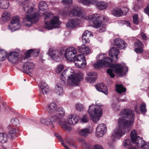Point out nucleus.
I'll use <instances>...</instances> for the list:
<instances>
[{
    "label": "nucleus",
    "mask_w": 149,
    "mask_h": 149,
    "mask_svg": "<svg viewBox=\"0 0 149 149\" xmlns=\"http://www.w3.org/2000/svg\"><path fill=\"white\" fill-rule=\"evenodd\" d=\"M49 55L52 58L55 60L58 57V52L56 50L50 49L49 50Z\"/></svg>",
    "instance_id": "a19ab883"
},
{
    "label": "nucleus",
    "mask_w": 149,
    "mask_h": 149,
    "mask_svg": "<svg viewBox=\"0 0 149 149\" xmlns=\"http://www.w3.org/2000/svg\"><path fill=\"white\" fill-rule=\"evenodd\" d=\"M21 26V23L19 17L14 16L11 20L8 26V29L11 31L13 32L19 29Z\"/></svg>",
    "instance_id": "ddd939ff"
},
{
    "label": "nucleus",
    "mask_w": 149,
    "mask_h": 149,
    "mask_svg": "<svg viewBox=\"0 0 149 149\" xmlns=\"http://www.w3.org/2000/svg\"><path fill=\"white\" fill-rule=\"evenodd\" d=\"M8 139V134L6 133H0V142L2 143H6Z\"/></svg>",
    "instance_id": "2f4dec72"
},
{
    "label": "nucleus",
    "mask_w": 149,
    "mask_h": 149,
    "mask_svg": "<svg viewBox=\"0 0 149 149\" xmlns=\"http://www.w3.org/2000/svg\"><path fill=\"white\" fill-rule=\"evenodd\" d=\"M131 139L132 142H131L129 139H125L123 141V145L125 147L129 148V149L131 148H135L136 149V148L134 147V146H136L135 144L133 143Z\"/></svg>",
    "instance_id": "393cba45"
},
{
    "label": "nucleus",
    "mask_w": 149,
    "mask_h": 149,
    "mask_svg": "<svg viewBox=\"0 0 149 149\" xmlns=\"http://www.w3.org/2000/svg\"><path fill=\"white\" fill-rule=\"evenodd\" d=\"M39 53V50L38 49H33V52H32V54L34 56H37Z\"/></svg>",
    "instance_id": "bf43d9fd"
},
{
    "label": "nucleus",
    "mask_w": 149,
    "mask_h": 149,
    "mask_svg": "<svg viewBox=\"0 0 149 149\" xmlns=\"http://www.w3.org/2000/svg\"><path fill=\"white\" fill-rule=\"evenodd\" d=\"M107 3L106 2L98 1L96 6L98 9L102 10L105 9L107 8Z\"/></svg>",
    "instance_id": "c85d7f7f"
},
{
    "label": "nucleus",
    "mask_w": 149,
    "mask_h": 149,
    "mask_svg": "<svg viewBox=\"0 0 149 149\" xmlns=\"http://www.w3.org/2000/svg\"><path fill=\"white\" fill-rule=\"evenodd\" d=\"M75 108L77 111H83L84 109L83 105L79 103H77L76 104Z\"/></svg>",
    "instance_id": "49530a36"
},
{
    "label": "nucleus",
    "mask_w": 149,
    "mask_h": 149,
    "mask_svg": "<svg viewBox=\"0 0 149 149\" xmlns=\"http://www.w3.org/2000/svg\"><path fill=\"white\" fill-rule=\"evenodd\" d=\"M66 13L71 17L77 16L80 17L83 19H84L85 13L84 10L82 8L77 6H74L71 8L69 6Z\"/></svg>",
    "instance_id": "9d476101"
},
{
    "label": "nucleus",
    "mask_w": 149,
    "mask_h": 149,
    "mask_svg": "<svg viewBox=\"0 0 149 149\" xmlns=\"http://www.w3.org/2000/svg\"><path fill=\"white\" fill-rule=\"evenodd\" d=\"M79 52L84 54H87L90 52V49L84 45L79 46L77 48Z\"/></svg>",
    "instance_id": "5701e85b"
},
{
    "label": "nucleus",
    "mask_w": 149,
    "mask_h": 149,
    "mask_svg": "<svg viewBox=\"0 0 149 149\" xmlns=\"http://www.w3.org/2000/svg\"><path fill=\"white\" fill-rule=\"evenodd\" d=\"M112 14L115 16L120 17L123 15V12L120 8H115L111 11Z\"/></svg>",
    "instance_id": "72a5a7b5"
},
{
    "label": "nucleus",
    "mask_w": 149,
    "mask_h": 149,
    "mask_svg": "<svg viewBox=\"0 0 149 149\" xmlns=\"http://www.w3.org/2000/svg\"><path fill=\"white\" fill-rule=\"evenodd\" d=\"M77 49L73 47H69L65 51L64 57L68 62L86 61L84 56L79 54L77 56Z\"/></svg>",
    "instance_id": "39448f33"
},
{
    "label": "nucleus",
    "mask_w": 149,
    "mask_h": 149,
    "mask_svg": "<svg viewBox=\"0 0 149 149\" xmlns=\"http://www.w3.org/2000/svg\"><path fill=\"white\" fill-rule=\"evenodd\" d=\"M78 1L80 3H82L83 4L88 6L90 5L89 0H78Z\"/></svg>",
    "instance_id": "4d7b16f0"
},
{
    "label": "nucleus",
    "mask_w": 149,
    "mask_h": 149,
    "mask_svg": "<svg viewBox=\"0 0 149 149\" xmlns=\"http://www.w3.org/2000/svg\"><path fill=\"white\" fill-rule=\"evenodd\" d=\"M79 119L78 116H74L72 114L69 115L67 118L62 119V120L59 121V123L61 128L64 130L70 131L72 128L69 125H74L78 123Z\"/></svg>",
    "instance_id": "6e6552de"
},
{
    "label": "nucleus",
    "mask_w": 149,
    "mask_h": 149,
    "mask_svg": "<svg viewBox=\"0 0 149 149\" xmlns=\"http://www.w3.org/2000/svg\"><path fill=\"white\" fill-rule=\"evenodd\" d=\"M54 91L55 93L58 95L62 96L63 92V89L61 84H56Z\"/></svg>",
    "instance_id": "a878e982"
},
{
    "label": "nucleus",
    "mask_w": 149,
    "mask_h": 149,
    "mask_svg": "<svg viewBox=\"0 0 149 149\" xmlns=\"http://www.w3.org/2000/svg\"><path fill=\"white\" fill-rule=\"evenodd\" d=\"M87 74L88 77H86V81L88 83H93L95 80L96 73L94 72H89Z\"/></svg>",
    "instance_id": "4be33fe9"
},
{
    "label": "nucleus",
    "mask_w": 149,
    "mask_h": 149,
    "mask_svg": "<svg viewBox=\"0 0 149 149\" xmlns=\"http://www.w3.org/2000/svg\"><path fill=\"white\" fill-rule=\"evenodd\" d=\"M48 118L49 122V125H51L52 127H54V123L56 122H57L58 125L60 126L59 123V121H61L62 119H60L59 117H58L55 114L49 117Z\"/></svg>",
    "instance_id": "6ab92c4d"
},
{
    "label": "nucleus",
    "mask_w": 149,
    "mask_h": 149,
    "mask_svg": "<svg viewBox=\"0 0 149 149\" xmlns=\"http://www.w3.org/2000/svg\"><path fill=\"white\" fill-rule=\"evenodd\" d=\"M141 36L142 38L145 40L147 39L148 37L145 35V34L143 32H141L140 33Z\"/></svg>",
    "instance_id": "774afa93"
},
{
    "label": "nucleus",
    "mask_w": 149,
    "mask_h": 149,
    "mask_svg": "<svg viewBox=\"0 0 149 149\" xmlns=\"http://www.w3.org/2000/svg\"><path fill=\"white\" fill-rule=\"evenodd\" d=\"M74 63L76 67L81 68H85L86 65V61H76L74 62Z\"/></svg>",
    "instance_id": "e433bc0d"
},
{
    "label": "nucleus",
    "mask_w": 149,
    "mask_h": 149,
    "mask_svg": "<svg viewBox=\"0 0 149 149\" xmlns=\"http://www.w3.org/2000/svg\"><path fill=\"white\" fill-rule=\"evenodd\" d=\"M102 19H103L102 21L104 22H107L109 20L108 17L107 16H102L101 17V20H102Z\"/></svg>",
    "instance_id": "338daca9"
},
{
    "label": "nucleus",
    "mask_w": 149,
    "mask_h": 149,
    "mask_svg": "<svg viewBox=\"0 0 149 149\" xmlns=\"http://www.w3.org/2000/svg\"><path fill=\"white\" fill-rule=\"evenodd\" d=\"M140 105L139 104H137L135 107L134 110L137 113H140L141 111L140 110Z\"/></svg>",
    "instance_id": "052dcab7"
},
{
    "label": "nucleus",
    "mask_w": 149,
    "mask_h": 149,
    "mask_svg": "<svg viewBox=\"0 0 149 149\" xmlns=\"http://www.w3.org/2000/svg\"><path fill=\"white\" fill-rule=\"evenodd\" d=\"M32 52H33V49H29L25 53V56H22L21 57L22 60H25L26 59L29 58L30 56V55L32 54Z\"/></svg>",
    "instance_id": "a18cd8bd"
},
{
    "label": "nucleus",
    "mask_w": 149,
    "mask_h": 149,
    "mask_svg": "<svg viewBox=\"0 0 149 149\" xmlns=\"http://www.w3.org/2000/svg\"><path fill=\"white\" fill-rule=\"evenodd\" d=\"M119 22V24L121 25L125 24L127 26L131 27L130 23L129 21L122 20L120 21Z\"/></svg>",
    "instance_id": "6e6d98bb"
},
{
    "label": "nucleus",
    "mask_w": 149,
    "mask_h": 149,
    "mask_svg": "<svg viewBox=\"0 0 149 149\" xmlns=\"http://www.w3.org/2000/svg\"><path fill=\"white\" fill-rule=\"evenodd\" d=\"M116 91L119 93H121L126 91V88L123 87L122 84H116Z\"/></svg>",
    "instance_id": "ea45409f"
},
{
    "label": "nucleus",
    "mask_w": 149,
    "mask_h": 149,
    "mask_svg": "<svg viewBox=\"0 0 149 149\" xmlns=\"http://www.w3.org/2000/svg\"><path fill=\"white\" fill-rule=\"evenodd\" d=\"M140 110L141 112L142 113H145L147 111L146 109V104L143 102L142 103L140 106Z\"/></svg>",
    "instance_id": "8fccbe9b"
},
{
    "label": "nucleus",
    "mask_w": 149,
    "mask_h": 149,
    "mask_svg": "<svg viewBox=\"0 0 149 149\" xmlns=\"http://www.w3.org/2000/svg\"><path fill=\"white\" fill-rule=\"evenodd\" d=\"M9 6L8 0H0V8L6 9L8 8Z\"/></svg>",
    "instance_id": "c9c22d12"
},
{
    "label": "nucleus",
    "mask_w": 149,
    "mask_h": 149,
    "mask_svg": "<svg viewBox=\"0 0 149 149\" xmlns=\"http://www.w3.org/2000/svg\"><path fill=\"white\" fill-rule=\"evenodd\" d=\"M89 118L88 116L87 115H84L82 116L79 120L81 123H88V122Z\"/></svg>",
    "instance_id": "c03bdc74"
},
{
    "label": "nucleus",
    "mask_w": 149,
    "mask_h": 149,
    "mask_svg": "<svg viewBox=\"0 0 149 149\" xmlns=\"http://www.w3.org/2000/svg\"><path fill=\"white\" fill-rule=\"evenodd\" d=\"M8 56L7 53L6 51L3 50H0V61L5 60Z\"/></svg>",
    "instance_id": "79ce46f5"
},
{
    "label": "nucleus",
    "mask_w": 149,
    "mask_h": 149,
    "mask_svg": "<svg viewBox=\"0 0 149 149\" xmlns=\"http://www.w3.org/2000/svg\"><path fill=\"white\" fill-rule=\"evenodd\" d=\"M23 8L26 13L25 16L23 19V22L24 26L29 27L33 23L38 20V16L36 13L37 11L30 3L26 5Z\"/></svg>",
    "instance_id": "20e7f679"
},
{
    "label": "nucleus",
    "mask_w": 149,
    "mask_h": 149,
    "mask_svg": "<svg viewBox=\"0 0 149 149\" xmlns=\"http://www.w3.org/2000/svg\"><path fill=\"white\" fill-rule=\"evenodd\" d=\"M10 14L7 11H5L2 15L1 20L2 21L6 22L10 19Z\"/></svg>",
    "instance_id": "f704fd0d"
},
{
    "label": "nucleus",
    "mask_w": 149,
    "mask_h": 149,
    "mask_svg": "<svg viewBox=\"0 0 149 149\" xmlns=\"http://www.w3.org/2000/svg\"><path fill=\"white\" fill-rule=\"evenodd\" d=\"M10 123L11 124L8 127L9 129H10L11 127H15L14 126H16L19 124V122L17 118L15 117L11 119Z\"/></svg>",
    "instance_id": "4c0bfd02"
},
{
    "label": "nucleus",
    "mask_w": 149,
    "mask_h": 149,
    "mask_svg": "<svg viewBox=\"0 0 149 149\" xmlns=\"http://www.w3.org/2000/svg\"><path fill=\"white\" fill-rule=\"evenodd\" d=\"M135 48L134 49L135 52L138 54H140L143 52L142 47L143 46L142 42L139 40H137L134 43Z\"/></svg>",
    "instance_id": "a211bd4d"
},
{
    "label": "nucleus",
    "mask_w": 149,
    "mask_h": 149,
    "mask_svg": "<svg viewBox=\"0 0 149 149\" xmlns=\"http://www.w3.org/2000/svg\"><path fill=\"white\" fill-rule=\"evenodd\" d=\"M73 0H62L61 2L64 5H69L72 3Z\"/></svg>",
    "instance_id": "5fc2aeb1"
},
{
    "label": "nucleus",
    "mask_w": 149,
    "mask_h": 149,
    "mask_svg": "<svg viewBox=\"0 0 149 149\" xmlns=\"http://www.w3.org/2000/svg\"><path fill=\"white\" fill-rule=\"evenodd\" d=\"M84 75L83 73L78 72L76 73L72 68H68L65 69L60 74V78L61 80L65 81L67 77V81L69 84H76L82 81Z\"/></svg>",
    "instance_id": "7ed1b4c3"
},
{
    "label": "nucleus",
    "mask_w": 149,
    "mask_h": 149,
    "mask_svg": "<svg viewBox=\"0 0 149 149\" xmlns=\"http://www.w3.org/2000/svg\"><path fill=\"white\" fill-rule=\"evenodd\" d=\"M47 109L49 113H55L57 109V106L55 103H51L47 107Z\"/></svg>",
    "instance_id": "bb28decb"
},
{
    "label": "nucleus",
    "mask_w": 149,
    "mask_h": 149,
    "mask_svg": "<svg viewBox=\"0 0 149 149\" xmlns=\"http://www.w3.org/2000/svg\"><path fill=\"white\" fill-rule=\"evenodd\" d=\"M90 149H103V148L100 145L96 144L92 148H90Z\"/></svg>",
    "instance_id": "680f3d73"
},
{
    "label": "nucleus",
    "mask_w": 149,
    "mask_h": 149,
    "mask_svg": "<svg viewBox=\"0 0 149 149\" xmlns=\"http://www.w3.org/2000/svg\"><path fill=\"white\" fill-rule=\"evenodd\" d=\"M11 130L9 132V134L11 139H13L16 136V131L15 127H11Z\"/></svg>",
    "instance_id": "de8ad7c7"
},
{
    "label": "nucleus",
    "mask_w": 149,
    "mask_h": 149,
    "mask_svg": "<svg viewBox=\"0 0 149 149\" xmlns=\"http://www.w3.org/2000/svg\"><path fill=\"white\" fill-rule=\"evenodd\" d=\"M44 16V19L45 20L51 17H54L53 14L51 13H45V14L43 15L42 14V16Z\"/></svg>",
    "instance_id": "3c124183"
},
{
    "label": "nucleus",
    "mask_w": 149,
    "mask_h": 149,
    "mask_svg": "<svg viewBox=\"0 0 149 149\" xmlns=\"http://www.w3.org/2000/svg\"><path fill=\"white\" fill-rule=\"evenodd\" d=\"M77 140L81 144L83 148H88L90 147V145L87 143L83 139L79 138L77 139Z\"/></svg>",
    "instance_id": "37998d69"
},
{
    "label": "nucleus",
    "mask_w": 149,
    "mask_h": 149,
    "mask_svg": "<svg viewBox=\"0 0 149 149\" xmlns=\"http://www.w3.org/2000/svg\"><path fill=\"white\" fill-rule=\"evenodd\" d=\"M84 19L92 23L93 26L97 28V31L99 32H102L106 30L105 25L102 23L101 17L99 14L95 13L85 16Z\"/></svg>",
    "instance_id": "0eeeda50"
},
{
    "label": "nucleus",
    "mask_w": 149,
    "mask_h": 149,
    "mask_svg": "<svg viewBox=\"0 0 149 149\" xmlns=\"http://www.w3.org/2000/svg\"><path fill=\"white\" fill-rule=\"evenodd\" d=\"M64 69V66L62 64L58 65L56 68V72L58 74H60Z\"/></svg>",
    "instance_id": "09e8293b"
},
{
    "label": "nucleus",
    "mask_w": 149,
    "mask_h": 149,
    "mask_svg": "<svg viewBox=\"0 0 149 149\" xmlns=\"http://www.w3.org/2000/svg\"><path fill=\"white\" fill-rule=\"evenodd\" d=\"M48 119V118L45 119L42 118L40 119V121L42 124L45 125H49V122Z\"/></svg>",
    "instance_id": "603ef678"
},
{
    "label": "nucleus",
    "mask_w": 149,
    "mask_h": 149,
    "mask_svg": "<svg viewBox=\"0 0 149 149\" xmlns=\"http://www.w3.org/2000/svg\"><path fill=\"white\" fill-rule=\"evenodd\" d=\"M34 68V63L31 62H26L23 65L24 69L26 70H32Z\"/></svg>",
    "instance_id": "7c9ffc66"
},
{
    "label": "nucleus",
    "mask_w": 149,
    "mask_h": 149,
    "mask_svg": "<svg viewBox=\"0 0 149 149\" xmlns=\"http://www.w3.org/2000/svg\"><path fill=\"white\" fill-rule=\"evenodd\" d=\"M93 131L92 127H89L79 130L77 133L80 136L85 138L89 134L92 133Z\"/></svg>",
    "instance_id": "dca6fc26"
},
{
    "label": "nucleus",
    "mask_w": 149,
    "mask_h": 149,
    "mask_svg": "<svg viewBox=\"0 0 149 149\" xmlns=\"http://www.w3.org/2000/svg\"><path fill=\"white\" fill-rule=\"evenodd\" d=\"M20 50L19 49L10 52L8 56V60L11 64L16 63L19 60V58Z\"/></svg>",
    "instance_id": "f8f14e48"
},
{
    "label": "nucleus",
    "mask_w": 149,
    "mask_h": 149,
    "mask_svg": "<svg viewBox=\"0 0 149 149\" xmlns=\"http://www.w3.org/2000/svg\"><path fill=\"white\" fill-rule=\"evenodd\" d=\"M112 107L115 111H118L120 110V105L117 104L116 103H113L112 105Z\"/></svg>",
    "instance_id": "864d4df0"
},
{
    "label": "nucleus",
    "mask_w": 149,
    "mask_h": 149,
    "mask_svg": "<svg viewBox=\"0 0 149 149\" xmlns=\"http://www.w3.org/2000/svg\"><path fill=\"white\" fill-rule=\"evenodd\" d=\"M106 125L103 124L99 125L96 127L95 133V136L98 137L103 136L107 132Z\"/></svg>",
    "instance_id": "2eb2a0df"
},
{
    "label": "nucleus",
    "mask_w": 149,
    "mask_h": 149,
    "mask_svg": "<svg viewBox=\"0 0 149 149\" xmlns=\"http://www.w3.org/2000/svg\"><path fill=\"white\" fill-rule=\"evenodd\" d=\"M92 36L91 32L88 30H86L82 35V41L83 43H88L90 41V37Z\"/></svg>",
    "instance_id": "aec40b11"
},
{
    "label": "nucleus",
    "mask_w": 149,
    "mask_h": 149,
    "mask_svg": "<svg viewBox=\"0 0 149 149\" xmlns=\"http://www.w3.org/2000/svg\"><path fill=\"white\" fill-rule=\"evenodd\" d=\"M90 5H96L98 1V0H89Z\"/></svg>",
    "instance_id": "0e129e2a"
},
{
    "label": "nucleus",
    "mask_w": 149,
    "mask_h": 149,
    "mask_svg": "<svg viewBox=\"0 0 149 149\" xmlns=\"http://www.w3.org/2000/svg\"><path fill=\"white\" fill-rule=\"evenodd\" d=\"M79 23V20L76 18L70 19L66 24V26L68 29H71L76 27Z\"/></svg>",
    "instance_id": "f3484780"
},
{
    "label": "nucleus",
    "mask_w": 149,
    "mask_h": 149,
    "mask_svg": "<svg viewBox=\"0 0 149 149\" xmlns=\"http://www.w3.org/2000/svg\"><path fill=\"white\" fill-rule=\"evenodd\" d=\"M58 16L53 17L50 22L45 21L44 28L47 30H52L53 29L58 27L61 24Z\"/></svg>",
    "instance_id": "9b49d317"
},
{
    "label": "nucleus",
    "mask_w": 149,
    "mask_h": 149,
    "mask_svg": "<svg viewBox=\"0 0 149 149\" xmlns=\"http://www.w3.org/2000/svg\"><path fill=\"white\" fill-rule=\"evenodd\" d=\"M114 44L120 49H123L126 46L125 42L119 38L116 39L114 40Z\"/></svg>",
    "instance_id": "b1692460"
},
{
    "label": "nucleus",
    "mask_w": 149,
    "mask_h": 149,
    "mask_svg": "<svg viewBox=\"0 0 149 149\" xmlns=\"http://www.w3.org/2000/svg\"><path fill=\"white\" fill-rule=\"evenodd\" d=\"M38 86L43 94H47L49 91V87L47 84H39Z\"/></svg>",
    "instance_id": "473e14b6"
},
{
    "label": "nucleus",
    "mask_w": 149,
    "mask_h": 149,
    "mask_svg": "<svg viewBox=\"0 0 149 149\" xmlns=\"http://www.w3.org/2000/svg\"><path fill=\"white\" fill-rule=\"evenodd\" d=\"M65 141L66 143L71 148L74 149H76L77 148V145L75 143V141L74 139L70 138L68 139H66Z\"/></svg>",
    "instance_id": "cd10ccee"
},
{
    "label": "nucleus",
    "mask_w": 149,
    "mask_h": 149,
    "mask_svg": "<svg viewBox=\"0 0 149 149\" xmlns=\"http://www.w3.org/2000/svg\"><path fill=\"white\" fill-rule=\"evenodd\" d=\"M95 86L97 91L100 92H104V91L107 90V86L105 84H95Z\"/></svg>",
    "instance_id": "58836bf2"
},
{
    "label": "nucleus",
    "mask_w": 149,
    "mask_h": 149,
    "mask_svg": "<svg viewBox=\"0 0 149 149\" xmlns=\"http://www.w3.org/2000/svg\"><path fill=\"white\" fill-rule=\"evenodd\" d=\"M39 15L42 16V14H45V10L47 9V6L46 3L44 1L40 2L39 6Z\"/></svg>",
    "instance_id": "412c9836"
},
{
    "label": "nucleus",
    "mask_w": 149,
    "mask_h": 149,
    "mask_svg": "<svg viewBox=\"0 0 149 149\" xmlns=\"http://www.w3.org/2000/svg\"><path fill=\"white\" fill-rule=\"evenodd\" d=\"M133 18L134 24L136 25L138 24H139V22L138 15H134L133 16Z\"/></svg>",
    "instance_id": "13d9d810"
},
{
    "label": "nucleus",
    "mask_w": 149,
    "mask_h": 149,
    "mask_svg": "<svg viewBox=\"0 0 149 149\" xmlns=\"http://www.w3.org/2000/svg\"><path fill=\"white\" fill-rule=\"evenodd\" d=\"M54 113L59 117L60 119H63V117L65 115V111L63 108L60 107L57 109Z\"/></svg>",
    "instance_id": "c756f323"
},
{
    "label": "nucleus",
    "mask_w": 149,
    "mask_h": 149,
    "mask_svg": "<svg viewBox=\"0 0 149 149\" xmlns=\"http://www.w3.org/2000/svg\"><path fill=\"white\" fill-rule=\"evenodd\" d=\"M126 130L117 127L114 130L111 136V139L113 141L120 139L122 136L125 135Z\"/></svg>",
    "instance_id": "4468645a"
},
{
    "label": "nucleus",
    "mask_w": 149,
    "mask_h": 149,
    "mask_svg": "<svg viewBox=\"0 0 149 149\" xmlns=\"http://www.w3.org/2000/svg\"><path fill=\"white\" fill-rule=\"evenodd\" d=\"M144 11L145 13L149 15V3L148 4L147 7L144 9Z\"/></svg>",
    "instance_id": "69168bd1"
},
{
    "label": "nucleus",
    "mask_w": 149,
    "mask_h": 149,
    "mask_svg": "<svg viewBox=\"0 0 149 149\" xmlns=\"http://www.w3.org/2000/svg\"><path fill=\"white\" fill-rule=\"evenodd\" d=\"M112 140L109 141L108 142L107 144L111 148H114V142H113Z\"/></svg>",
    "instance_id": "e2e57ef3"
},
{
    "label": "nucleus",
    "mask_w": 149,
    "mask_h": 149,
    "mask_svg": "<svg viewBox=\"0 0 149 149\" xmlns=\"http://www.w3.org/2000/svg\"><path fill=\"white\" fill-rule=\"evenodd\" d=\"M102 106L100 104L97 103L95 105L93 104L89 106L88 112L95 123H97L99 120L102 115Z\"/></svg>",
    "instance_id": "423d86ee"
},
{
    "label": "nucleus",
    "mask_w": 149,
    "mask_h": 149,
    "mask_svg": "<svg viewBox=\"0 0 149 149\" xmlns=\"http://www.w3.org/2000/svg\"><path fill=\"white\" fill-rule=\"evenodd\" d=\"M130 136L133 143L137 147L141 148L142 149H149V143H146L141 137L137 136L136 131H132Z\"/></svg>",
    "instance_id": "1a4fd4ad"
},
{
    "label": "nucleus",
    "mask_w": 149,
    "mask_h": 149,
    "mask_svg": "<svg viewBox=\"0 0 149 149\" xmlns=\"http://www.w3.org/2000/svg\"><path fill=\"white\" fill-rule=\"evenodd\" d=\"M119 53L118 49L113 47L110 49L109 53V55L112 59L106 57L104 54H99L96 57L98 60L94 64V68L98 69L104 67L109 66L110 68L107 70V72L112 78L115 77L113 72H114L118 76H124L128 71V68L124 64H111V63L115 62L117 61Z\"/></svg>",
    "instance_id": "f257e3e1"
},
{
    "label": "nucleus",
    "mask_w": 149,
    "mask_h": 149,
    "mask_svg": "<svg viewBox=\"0 0 149 149\" xmlns=\"http://www.w3.org/2000/svg\"><path fill=\"white\" fill-rule=\"evenodd\" d=\"M118 119V127L124 129H126L133 124L134 119V112L129 109H125L121 111Z\"/></svg>",
    "instance_id": "f03ea898"
}]
</instances>
